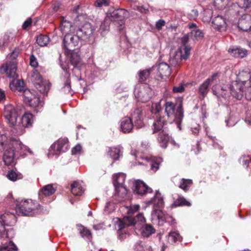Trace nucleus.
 Instances as JSON below:
<instances>
[{
  "label": "nucleus",
  "instance_id": "obj_1",
  "mask_svg": "<svg viewBox=\"0 0 251 251\" xmlns=\"http://www.w3.org/2000/svg\"><path fill=\"white\" fill-rule=\"evenodd\" d=\"M251 75L250 71L246 69L240 71L237 76V80L232 81L231 84L224 85L221 88L214 85L212 87L213 94L218 98H223L229 100L232 97L240 100L243 97V86L247 85L250 81Z\"/></svg>",
  "mask_w": 251,
  "mask_h": 251
},
{
  "label": "nucleus",
  "instance_id": "obj_2",
  "mask_svg": "<svg viewBox=\"0 0 251 251\" xmlns=\"http://www.w3.org/2000/svg\"><path fill=\"white\" fill-rule=\"evenodd\" d=\"M19 54V51L16 50H13L8 55V60L0 68V74H4L6 73L7 76L9 78L13 80L9 83V87L12 91L18 90L21 91L24 84V82L19 79H17L18 75L16 73L17 67V62L16 57Z\"/></svg>",
  "mask_w": 251,
  "mask_h": 251
},
{
  "label": "nucleus",
  "instance_id": "obj_3",
  "mask_svg": "<svg viewBox=\"0 0 251 251\" xmlns=\"http://www.w3.org/2000/svg\"><path fill=\"white\" fill-rule=\"evenodd\" d=\"M15 151H19L23 157H25L26 156V153L31 155L33 154V152L30 149L23 145L18 139L11 138L3 156V160L5 165H10L13 163Z\"/></svg>",
  "mask_w": 251,
  "mask_h": 251
},
{
  "label": "nucleus",
  "instance_id": "obj_4",
  "mask_svg": "<svg viewBox=\"0 0 251 251\" xmlns=\"http://www.w3.org/2000/svg\"><path fill=\"white\" fill-rule=\"evenodd\" d=\"M165 113L168 118H173L174 121L179 130L181 129V123L183 118L182 104L180 103L176 110L175 104L172 101H167L165 103Z\"/></svg>",
  "mask_w": 251,
  "mask_h": 251
},
{
  "label": "nucleus",
  "instance_id": "obj_5",
  "mask_svg": "<svg viewBox=\"0 0 251 251\" xmlns=\"http://www.w3.org/2000/svg\"><path fill=\"white\" fill-rule=\"evenodd\" d=\"M39 205L31 200L16 201L15 209L17 213L25 216H33L38 212L37 208Z\"/></svg>",
  "mask_w": 251,
  "mask_h": 251
},
{
  "label": "nucleus",
  "instance_id": "obj_6",
  "mask_svg": "<svg viewBox=\"0 0 251 251\" xmlns=\"http://www.w3.org/2000/svg\"><path fill=\"white\" fill-rule=\"evenodd\" d=\"M190 50L191 48L190 47L179 48L171 56L169 59L170 65L174 67L179 65L182 59L186 60L188 59L190 55Z\"/></svg>",
  "mask_w": 251,
  "mask_h": 251
},
{
  "label": "nucleus",
  "instance_id": "obj_7",
  "mask_svg": "<svg viewBox=\"0 0 251 251\" xmlns=\"http://www.w3.org/2000/svg\"><path fill=\"white\" fill-rule=\"evenodd\" d=\"M4 116L11 126H16L17 118L20 115V109L12 104L5 106Z\"/></svg>",
  "mask_w": 251,
  "mask_h": 251
},
{
  "label": "nucleus",
  "instance_id": "obj_8",
  "mask_svg": "<svg viewBox=\"0 0 251 251\" xmlns=\"http://www.w3.org/2000/svg\"><path fill=\"white\" fill-rule=\"evenodd\" d=\"M15 223V215L11 213L0 214V238H10L8 232H5V226H11Z\"/></svg>",
  "mask_w": 251,
  "mask_h": 251
},
{
  "label": "nucleus",
  "instance_id": "obj_9",
  "mask_svg": "<svg viewBox=\"0 0 251 251\" xmlns=\"http://www.w3.org/2000/svg\"><path fill=\"white\" fill-rule=\"evenodd\" d=\"M134 94L135 98L142 102L148 101L152 95V90L146 85H141L135 87Z\"/></svg>",
  "mask_w": 251,
  "mask_h": 251
},
{
  "label": "nucleus",
  "instance_id": "obj_10",
  "mask_svg": "<svg viewBox=\"0 0 251 251\" xmlns=\"http://www.w3.org/2000/svg\"><path fill=\"white\" fill-rule=\"evenodd\" d=\"M128 12L124 9H110L107 13L106 17L111 22H116L122 25L123 21L127 17Z\"/></svg>",
  "mask_w": 251,
  "mask_h": 251
},
{
  "label": "nucleus",
  "instance_id": "obj_11",
  "mask_svg": "<svg viewBox=\"0 0 251 251\" xmlns=\"http://www.w3.org/2000/svg\"><path fill=\"white\" fill-rule=\"evenodd\" d=\"M81 39L77 34L67 33L64 37L63 47L68 51L75 50V47H78Z\"/></svg>",
  "mask_w": 251,
  "mask_h": 251
},
{
  "label": "nucleus",
  "instance_id": "obj_12",
  "mask_svg": "<svg viewBox=\"0 0 251 251\" xmlns=\"http://www.w3.org/2000/svg\"><path fill=\"white\" fill-rule=\"evenodd\" d=\"M69 148L68 140L67 138H60L52 144L49 149V155H58L61 151H66Z\"/></svg>",
  "mask_w": 251,
  "mask_h": 251
},
{
  "label": "nucleus",
  "instance_id": "obj_13",
  "mask_svg": "<svg viewBox=\"0 0 251 251\" xmlns=\"http://www.w3.org/2000/svg\"><path fill=\"white\" fill-rule=\"evenodd\" d=\"M125 178V175L121 173L115 175L113 176V184L116 192L122 197H124L127 194V189L123 185Z\"/></svg>",
  "mask_w": 251,
  "mask_h": 251
},
{
  "label": "nucleus",
  "instance_id": "obj_14",
  "mask_svg": "<svg viewBox=\"0 0 251 251\" xmlns=\"http://www.w3.org/2000/svg\"><path fill=\"white\" fill-rule=\"evenodd\" d=\"M33 123V115L30 113H25L20 119L19 123H16L15 126V129L17 130V133L21 134L23 132L25 127H28L31 126Z\"/></svg>",
  "mask_w": 251,
  "mask_h": 251
},
{
  "label": "nucleus",
  "instance_id": "obj_15",
  "mask_svg": "<svg viewBox=\"0 0 251 251\" xmlns=\"http://www.w3.org/2000/svg\"><path fill=\"white\" fill-rule=\"evenodd\" d=\"M24 96V100L31 107L36 108L42 106V102L40 100V98L37 96L32 95L29 90L25 91Z\"/></svg>",
  "mask_w": 251,
  "mask_h": 251
},
{
  "label": "nucleus",
  "instance_id": "obj_16",
  "mask_svg": "<svg viewBox=\"0 0 251 251\" xmlns=\"http://www.w3.org/2000/svg\"><path fill=\"white\" fill-rule=\"evenodd\" d=\"M93 31L91 25L89 23H86L79 28L76 32L82 40L87 41L92 35Z\"/></svg>",
  "mask_w": 251,
  "mask_h": 251
},
{
  "label": "nucleus",
  "instance_id": "obj_17",
  "mask_svg": "<svg viewBox=\"0 0 251 251\" xmlns=\"http://www.w3.org/2000/svg\"><path fill=\"white\" fill-rule=\"evenodd\" d=\"M133 190L134 193L141 196L152 192L151 188L149 187L143 181L139 180L134 182Z\"/></svg>",
  "mask_w": 251,
  "mask_h": 251
},
{
  "label": "nucleus",
  "instance_id": "obj_18",
  "mask_svg": "<svg viewBox=\"0 0 251 251\" xmlns=\"http://www.w3.org/2000/svg\"><path fill=\"white\" fill-rule=\"evenodd\" d=\"M61 66L64 72V76L61 77V79L64 82V85L62 88L61 90L66 94L71 93L72 89L71 87L70 74L69 73V71L62 64H61Z\"/></svg>",
  "mask_w": 251,
  "mask_h": 251
},
{
  "label": "nucleus",
  "instance_id": "obj_19",
  "mask_svg": "<svg viewBox=\"0 0 251 251\" xmlns=\"http://www.w3.org/2000/svg\"><path fill=\"white\" fill-rule=\"evenodd\" d=\"M132 119L134 122V126L139 128L144 126L143 113L141 108H136L132 113Z\"/></svg>",
  "mask_w": 251,
  "mask_h": 251
},
{
  "label": "nucleus",
  "instance_id": "obj_20",
  "mask_svg": "<svg viewBox=\"0 0 251 251\" xmlns=\"http://www.w3.org/2000/svg\"><path fill=\"white\" fill-rule=\"evenodd\" d=\"M238 27L244 31H251V16L243 15L238 21Z\"/></svg>",
  "mask_w": 251,
  "mask_h": 251
},
{
  "label": "nucleus",
  "instance_id": "obj_21",
  "mask_svg": "<svg viewBox=\"0 0 251 251\" xmlns=\"http://www.w3.org/2000/svg\"><path fill=\"white\" fill-rule=\"evenodd\" d=\"M212 25L214 28L221 31H225L226 28L225 19L221 16H217L212 21Z\"/></svg>",
  "mask_w": 251,
  "mask_h": 251
},
{
  "label": "nucleus",
  "instance_id": "obj_22",
  "mask_svg": "<svg viewBox=\"0 0 251 251\" xmlns=\"http://www.w3.org/2000/svg\"><path fill=\"white\" fill-rule=\"evenodd\" d=\"M146 221L145 218L142 214H139L135 217H126V222L128 225H139Z\"/></svg>",
  "mask_w": 251,
  "mask_h": 251
},
{
  "label": "nucleus",
  "instance_id": "obj_23",
  "mask_svg": "<svg viewBox=\"0 0 251 251\" xmlns=\"http://www.w3.org/2000/svg\"><path fill=\"white\" fill-rule=\"evenodd\" d=\"M133 127L132 120L128 117L123 118L121 122V128L124 133L130 132Z\"/></svg>",
  "mask_w": 251,
  "mask_h": 251
},
{
  "label": "nucleus",
  "instance_id": "obj_24",
  "mask_svg": "<svg viewBox=\"0 0 251 251\" xmlns=\"http://www.w3.org/2000/svg\"><path fill=\"white\" fill-rule=\"evenodd\" d=\"M50 83L47 80H43L41 82L34 83L35 87L44 96H47L50 88Z\"/></svg>",
  "mask_w": 251,
  "mask_h": 251
},
{
  "label": "nucleus",
  "instance_id": "obj_25",
  "mask_svg": "<svg viewBox=\"0 0 251 251\" xmlns=\"http://www.w3.org/2000/svg\"><path fill=\"white\" fill-rule=\"evenodd\" d=\"M149 202L153 204L154 207L158 209L162 208L164 205L163 197L159 192H156L154 197Z\"/></svg>",
  "mask_w": 251,
  "mask_h": 251
},
{
  "label": "nucleus",
  "instance_id": "obj_26",
  "mask_svg": "<svg viewBox=\"0 0 251 251\" xmlns=\"http://www.w3.org/2000/svg\"><path fill=\"white\" fill-rule=\"evenodd\" d=\"M228 51L231 55L236 58H242L247 55V50H246L235 47L230 48Z\"/></svg>",
  "mask_w": 251,
  "mask_h": 251
},
{
  "label": "nucleus",
  "instance_id": "obj_27",
  "mask_svg": "<svg viewBox=\"0 0 251 251\" xmlns=\"http://www.w3.org/2000/svg\"><path fill=\"white\" fill-rule=\"evenodd\" d=\"M166 124V122L163 118L159 117L157 118L153 123L152 129L153 133H155L163 129H165L164 126Z\"/></svg>",
  "mask_w": 251,
  "mask_h": 251
},
{
  "label": "nucleus",
  "instance_id": "obj_28",
  "mask_svg": "<svg viewBox=\"0 0 251 251\" xmlns=\"http://www.w3.org/2000/svg\"><path fill=\"white\" fill-rule=\"evenodd\" d=\"M158 71L161 77L168 76L171 75L170 66L165 62L160 63L158 66Z\"/></svg>",
  "mask_w": 251,
  "mask_h": 251
},
{
  "label": "nucleus",
  "instance_id": "obj_29",
  "mask_svg": "<svg viewBox=\"0 0 251 251\" xmlns=\"http://www.w3.org/2000/svg\"><path fill=\"white\" fill-rule=\"evenodd\" d=\"M55 191L56 188L53 186V184H48L42 188L39 192V195L40 197L42 195L48 197L53 194Z\"/></svg>",
  "mask_w": 251,
  "mask_h": 251
},
{
  "label": "nucleus",
  "instance_id": "obj_30",
  "mask_svg": "<svg viewBox=\"0 0 251 251\" xmlns=\"http://www.w3.org/2000/svg\"><path fill=\"white\" fill-rule=\"evenodd\" d=\"M152 68L140 70L138 73V79L140 82H145L150 77Z\"/></svg>",
  "mask_w": 251,
  "mask_h": 251
},
{
  "label": "nucleus",
  "instance_id": "obj_31",
  "mask_svg": "<svg viewBox=\"0 0 251 251\" xmlns=\"http://www.w3.org/2000/svg\"><path fill=\"white\" fill-rule=\"evenodd\" d=\"M77 227L79 233L82 238L88 240L92 238L91 231L88 229L81 225H77Z\"/></svg>",
  "mask_w": 251,
  "mask_h": 251
},
{
  "label": "nucleus",
  "instance_id": "obj_32",
  "mask_svg": "<svg viewBox=\"0 0 251 251\" xmlns=\"http://www.w3.org/2000/svg\"><path fill=\"white\" fill-rule=\"evenodd\" d=\"M84 191V189L79 182L75 181L71 185V192L73 195L75 196H80Z\"/></svg>",
  "mask_w": 251,
  "mask_h": 251
},
{
  "label": "nucleus",
  "instance_id": "obj_33",
  "mask_svg": "<svg viewBox=\"0 0 251 251\" xmlns=\"http://www.w3.org/2000/svg\"><path fill=\"white\" fill-rule=\"evenodd\" d=\"M158 140L160 143V145L162 148H166L167 144L169 140V136L164 129L161 131L158 135Z\"/></svg>",
  "mask_w": 251,
  "mask_h": 251
},
{
  "label": "nucleus",
  "instance_id": "obj_34",
  "mask_svg": "<svg viewBox=\"0 0 251 251\" xmlns=\"http://www.w3.org/2000/svg\"><path fill=\"white\" fill-rule=\"evenodd\" d=\"M209 79H206L200 86L198 89L199 93L203 97H205L208 91L209 86Z\"/></svg>",
  "mask_w": 251,
  "mask_h": 251
},
{
  "label": "nucleus",
  "instance_id": "obj_35",
  "mask_svg": "<svg viewBox=\"0 0 251 251\" xmlns=\"http://www.w3.org/2000/svg\"><path fill=\"white\" fill-rule=\"evenodd\" d=\"M70 56L71 63L75 67H77L80 63L81 58L78 52L72 50Z\"/></svg>",
  "mask_w": 251,
  "mask_h": 251
},
{
  "label": "nucleus",
  "instance_id": "obj_36",
  "mask_svg": "<svg viewBox=\"0 0 251 251\" xmlns=\"http://www.w3.org/2000/svg\"><path fill=\"white\" fill-rule=\"evenodd\" d=\"M190 206V202L186 201L184 197L180 196H177V198L175 200L172 204V206L177 207L180 206Z\"/></svg>",
  "mask_w": 251,
  "mask_h": 251
},
{
  "label": "nucleus",
  "instance_id": "obj_37",
  "mask_svg": "<svg viewBox=\"0 0 251 251\" xmlns=\"http://www.w3.org/2000/svg\"><path fill=\"white\" fill-rule=\"evenodd\" d=\"M154 211V215L157 217V218L159 222H169V219L172 218V217H170L169 215L164 213L161 210L155 209Z\"/></svg>",
  "mask_w": 251,
  "mask_h": 251
},
{
  "label": "nucleus",
  "instance_id": "obj_38",
  "mask_svg": "<svg viewBox=\"0 0 251 251\" xmlns=\"http://www.w3.org/2000/svg\"><path fill=\"white\" fill-rule=\"evenodd\" d=\"M141 158L143 160H146L147 162L150 163V165L151 166V169L153 172H155L159 168V164L156 161H155L154 159L148 157H141Z\"/></svg>",
  "mask_w": 251,
  "mask_h": 251
},
{
  "label": "nucleus",
  "instance_id": "obj_39",
  "mask_svg": "<svg viewBox=\"0 0 251 251\" xmlns=\"http://www.w3.org/2000/svg\"><path fill=\"white\" fill-rule=\"evenodd\" d=\"M120 152L119 148H109L108 155L114 160H117L120 157Z\"/></svg>",
  "mask_w": 251,
  "mask_h": 251
},
{
  "label": "nucleus",
  "instance_id": "obj_40",
  "mask_svg": "<svg viewBox=\"0 0 251 251\" xmlns=\"http://www.w3.org/2000/svg\"><path fill=\"white\" fill-rule=\"evenodd\" d=\"M155 231V229L151 225L146 224L143 227L142 234L143 236L148 237L154 233Z\"/></svg>",
  "mask_w": 251,
  "mask_h": 251
},
{
  "label": "nucleus",
  "instance_id": "obj_41",
  "mask_svg": "<svg viewBox=\"0 0 251 251\" xmlns=\"http://www.w3.org/2000/svg\"><path fill=\"white\" fill-rule=\"evenodd\" d=\"M50 41L49 37L47 35H39L36 38L37 43L41 47L47 45Z\"/></svg>",
  "mask_w": 251,
  "mask_h": 251
},
{
  "label": "nucleus",
  "instance_id": "obj_42",
  "mask_svg": "<svg viewBox=\"0 0 251 251\" xmlns=\"http://www.w3.org/2000/svg\"><path fill=\"white\" fill-rule=\"evenodd\" d=\"M169 242L173 244L181 240V237L179 234L176 232H170L168 236Z\"/></svg>",
  "mask_w": 251,
  "mask_h": 251
},
{
  "label": "nucleus",
  "instance_id": "obj_43",
  "mask_svg": "<svg viewBox=\"0 0 251 251\" xmlns=\"http://www.w3.org/2000/svg\"><path fill=\"white\" fill-rule=\"evenodd\" d=\"M193 183V181L190 179L182 178L181 180L179 187L183 190L187 191Z\"/></svg>",
  "mask_w": 251,
  "mask_h": 251
},
{
  "label": "nucleus",
  "instance_id": "obj_44",
  "mask_svg": "<svg viewBox=\"0 0 251 251\" xmlns=\"http://www.w3.org/2000/svg\"><path fill=\"white\" fill-rule=\"evenodd\" d=\"M7 177L9 180L15 181L17 179H21L23 177V176L20 173H17L14 171L11 170L8 172Z\"/></svg>",
  "mask_w": 251,
  "mask_h": 251
},
{
  "label": "nucleus",
  "instance_id": "obj_45",
  "mask_svg": "<svg viewBox=\"0 0 251 251\" xmlns=\"http://www.w3.org/2000/svg\"><path fill=\"white\" fill-rule=\"evenodd\" d=\"M191 37L194 40H198L203 37V33L199 29H194L189 33Z\"/></svg>",
  "mask_w": 251,
  "mask_h": 251
},
{
  "label": "nucleus",
  "instance_id": "obj_46",
  "mask_svg": "<svg viewBox=\"0 0 251 251\" xmlns=\"http://www.w3.org/2000/svg\"><path fill=\"white\" fill-rule=\"evenodd\" d=\"M18 250L16 246L11 241L8 245L4 246L0 249V251H17Z\"/></svg>",
  "mask_w": 251,
  "mask_h": 251
},
{
  "label": "nucleus",
  "instance_id": "obj_47",
  "mask_svg": "<svg viewBox=\"0 0 251 251\" xmlns=\"http://www.w3.org/2000/svg\"><path fill=\"white\" fill-rule=\"evenodd\" d=\"M126 226H132L128 225L127 223H126V217H125L123 219V221H121L119 219H118V221H117L116 225V228L118 229L119 231H120L122 230L123 229H124Z\"/></svg>",
  "mask_w": 251,
  "mask_h": 251
},
{
  "label": "nucleus",
  "instance_id": "obj_48",
  "mask_svg": "<svg viewBox=\"0 0 251 251\" xmlns=\"http://www.w3.org/2000/svg\"><path fill=\"white\" fill-rule=\"evenodd\" d=\"M12 37H10L8 34H5L3 37L0 39V47L7 46Z\"/></svg>",
  "mask_w": 251,
  "mask_h": 251
},
{
  "label": "nucleus",
  "instance_id": "obj_49",
  "mask_svg": "<svg viewBox=\"0 0 251 251\" xmlns=\"http://www.w3.org/2000/svg\"><path fill=\"white\" fill-rule=\"evenodd\" d=\"M109 28V20L107 17L105 19L103 22L101 23L100 30L101 31V33L102 32L108 30Z\"/></svg>",
  "mask_w": 251,
  "mask_h": 251
},
{
  "label": "nucleus",
  "instance_id": "obj_50",
  "mask_svg": "<svg viewBox=\"0 0 251 251\" xmlns=\"http://www.w3.org/2000/svg\"><path fill=\"white\" fill-rule=\"evenodd\" d=\"M243 86L244 93L246 99L248 100H251V86L247 85Z\"/></svg>",
  "mask_w": 251,
  "mask_h": 251
},
{
  "label": "nucleus",
  "instance_id": "obj_51",
  "mask_svg": "<svg viewBox=\"0 0 251 251\" xmlns=\"http://www.w3.org/2000/svg\"><path fill=\"white\" fill-rule=\"evenodd\" d=\"M31 80L34 85V83L40 82L43 80L42 79L41 75L37 71H35L31 75Z\"/></svg>",
  "mask_w": 251,
  "mask_h": 251
},
{
  "label": "nucleus",
  "instance_id": "obj_52",
  "mask_svg": "<svg viewBox=\"0 0 251 251\" xmlns=\"http://www.w3.org/2000/svg\"><path fill=\"white\" fill-rule=\"evenodd\" d=\"M7 140V137L4 135H0V151H3L4 149L7 148L8 145L5 144Z\"/></svg>",
  "mask_w": 251,
  "mask_h": 251
},
{
  "label": "nucleus",
  "instance_id": "obj_53",
  "mask_svg": "<svg viewBox=\"0 0 251 251\" xmlns=\"http://www.w3.org/2000/svg\"><path fill=\"white\" fill-rule=\"evenodd\" d=\"M190 36H191L189 33L184 35L181 38H180V43H181L182 45L179 48L188 47L186 45L189 41Z\"/></svg>",
  "mask_w": 251,
  "mask_h": 251
},
{
  "label": "nucleus",
  "instance_id": "obj_54",
  "mask_svg": "<svg viewBox=\"0 0 251 251\" xmlns=\"http://www.w3.org/2000/svg\"><path fill=\"white\" fill-rule=\"evenodd\" d=\"M161 110V105L159 102L154 103L152 104L151 112L152 113L156 114Z\"/></svg>",
  "mask_w": 251,
  "mask_h": 251
},
{
  "label": "nucleus",
  "instance_id": "obj_55",
  "mask_svg": "<svg viewBox=\"0 0 251 251\" xmlns=\"http://www.w3.org/2000/svg\"><path fill=\"white\" fill-rule=\"evenodd\" d=\"M110 0H97L95 2L96 7H100L102 6H107L109 4Z\"/></svg>",
  "mask_w": 251,
  "mask_h": 251
},
{
  "label": "nucleus",
  "instance_id": "obj_56",
  "mask_svg": "<svg viewBox=\"0 0 251 251\" xmlns=\"http://www.w3.org/2000/svg\"><path fill=\"white\" fill-rule=\"evenodd\" d=\"M71 26V23L66 21H63L61 23L60 28L61 30L62 31H65L66 28H69Z\"/></svg>",
  "mask_w": 251,
  "mask_h": 251
},
{
  "label": "nucleus",
  "instance_id": "obj_57",
  "mask_svg": "<svg viewBox=\"0 0 251 251\" xmlns=\"http://www.w3.org/2000/svg\"><path fill=\"white\" fill-rule=\"evenodd\" d=\"M30 64L31 66L35 68L38 66V62L36 57L34 55L31 54L30 56Z\"/></svg>",
  "mask_w": 251,
  "mask_h": 251
},
{
  "label": "nucleus",
  "instance_id": "obj_58",
  "mask_svg": "<svg viewBox=\"0 0 251 251\" xmlns=\"http://www.w3.org/2000/svg\"><path fill=\"white\" fill-rule=\"evenodd\" d=\"M165 24V21L164 20L160 19L156 22L155 27L158 30H160Z\"/></svg>",
  "mask_w": 251,
  "mask_h": 251
},
{
  "label": "nucleus",
  "instance_id": "obj_59",
  "mask_svg": "<svg viewBox=\"0 0 251 251\" xmlns=\"http://www.w3.org/2000/svg\"><path fill=\"white\" fill-rule=\"evenodd\" d=\"M184 90L183 85H180L178 86H175L173 88V92L175 93H181Z\"/></svg>",
  "mask_w": 251,
  "mask_h": 251
},
{
  "label": "nucleus",
  "instance_id": "obj_60",
  "mask_svg": "<svg viewBox=\"0 0 251 251\" xmlns=\"http://www.w3.org/2000/svg\"><path fill=\"white\" fill-rule=\"evenodd\" d=\"M32 23V19L30 18H28L23 24V29H26L27 27H28Z\"/></svg>",
  "mask_w": 251,
  "mask_h": 251
},
{
  "label": "nucleus",
  "instance_id": "obj_61",
  "mask_svg": "<svg viewBox=\"0 0 251 251\" xmlns=\"http://www.w3.org/2000/svg\"><path fill=\"white\" fill-rule=\"evenodd\" d=\"M243 7L246 9H251V0H244Z\"/></svg>",
  "mask_w": 251,
  "mask_h": 251
},
{
  "label": "nucleus",
  "instance_id": "obj_62",
  "mask_svg": "<svg viewBox=\"0 0 251 251\" xmlns=\"http://www.w3.org/2000/svg\"><path fill=\"white\" fill-rule=\"evenodd\" d=\"M81 149V147L80 145H77L72 149V153L73 154H75L78 153Z\"/></svg>",
  "mask_w": 251,
  "mask_h": 251
},
{
  "label": "nucleus",
  "instance_id": "obj_63",
  "mask_svg": "<svg viewBox=\"0 0 251 251\" xmlns=\"http://www.w3.org/2000/svg\"><path fill=\"white\" fill-rule=\"evenodd\" d=\"M204 14H206V17H205V19H204V18H203V20H204L205 21H209L210 19H211V11L209 10L205 11L204 12Z\"/></svg>",
  "mask_w": 251,
  "mask_h": 251
},
{
  "label": "nucleus",
  "instance_id": "obj_64",
  "mask_svg": "<svg viewBox=\"0 0 251 251\" xmlns=\"http://www.w3.org/2000/svg\"><path fill=\"white\" fill-rule=\"evenodd\" d=\"M219 76V73H215L211 77L208 78L207 79H209V84L214 81L216 80L218 77Z\"/></svg>",
  "mask_w": 251,
  "mask_h": 251
}]
</instances>
